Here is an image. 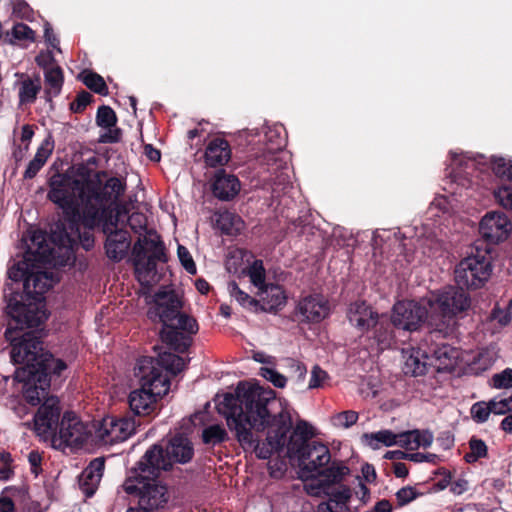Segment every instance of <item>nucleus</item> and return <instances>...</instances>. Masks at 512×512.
<instances>
[{
  "label": "nucleus",
  "instance_id": "30",
  "mask_svg": "<svg viewBox=\"0 0 512 512\" xmlns=\"http://www.w3.org/2000/svg\"><path fill=\"white\" fill-rule=\"evenodd\" d=\"M231 146L222 137L211 139L205 149L204 159L207 166L216 168L225 166L231 159Z\"/></svg>",
  "mask_w": 512,
  "mask_h": 512
},
{
  "label": "nucleus",
  "instance_id": "56",
  "mask_svg": "<svg viewBox=\"0 0 512 512\" xmlns=\"http://www.w3.org/2000/svg\"><path fill=\"white\" fill-rule=\"evenodd\" d=\"M418 496V493L413 487L407 486L399 489L396 493V499L399 506H404Z\"/></svg>",
  "mask_w": 512,
  "mask_h": 512
},
{
  "label": "nucleus",
  "instance_id": "54",
  "mask_svg": "<svg viewBox=\"0 0 512 512\" xmlns=\"http://www.w3.org/2000/svg\"><path fill=\"white\" fill-rule=\"evenodd\" d=\"M54 147V142L51 140V137L45 139L42 144L38 147L34 159H38L42 164L45 165L48 158L52 154Z\"/></svg>",
  "mask_w": 512,
  "mask_h": 512
},
{
  "label": "nucleus",
  "instance_id": "41",
  "mask_svg": "<svg viewBox=\"0 0 512 512\" xmlns=\"http://www.w3.org/2000/svg\"><path fill=\"white\" fill-rule=\"evenodd\" d=\"M228 289L230 295L234 297L241 306L254 311H259L260 301L242 291L235 281L228 284Z\"/></svg>",
  "mask_w": 512,
  "mask_h": 512
},
{
  "label": "nucleus",
  "instance_id": "32",
  "mask_svg": "<svg viewBox=\"0 0 512 512\" xmlns=\"http://www.w3.org/2000/svg\"><path fill=\"white\" fill-rule=\"evenodd\" d=\"M64 84V73L59 65L44 70V99L53 109V98L61 94Z\"/></svg>",
  "mask_w": 512,
  "mask_h": 512
},
{
  "label": "nucleus",
  "instance_id": "37",
  "mask_svg": "<svg viewBox=\"0 0 512 512\" xmlns=\"http://www.w3.org/2000/svg\"><path fill=\"white\" fill-rule=\"evenodd\" d=\"M392 321H389L384 315H378L375 324L371 326L369 335L378 344H389L393 338Z\"/></svg>",
  "mask_w": 512,
  "mask_h": 512
},
{
  "label": "nucleus",
  "instance_id": "46",
  "mask_svg": "<svg viewBox=\"0 0 512 512\" xmlns=\"http://www.w3.org/2000/svg\"><path fill=\"white\" fill-rule=\"evenodd\" d=\"M495 201L504 209L512 211V186L503 184L493 191Z\"/></svg>",
  "mask_w": 512,
  "mask_h": 512
},
{
  "label": "nucleus",
  "instance_id": "60",
  "mask_svg": "<svg viewBox=\"0 0 512 512\" xmlns=\"http://www.w3.org/2000/svg\"><path fill=\"white\" fill-rule=\"evenodd\" d=\"M414 445L413 448L418 449L420 446L427 448L430 447L433 442V434L428 431H420L419 430V436L413 438Z\"/></svg>",
  "mask_w": 512,
  "mask_h": 512
},
{
  "label": "nucleus",
  "instance_id": "59",
  "mask_svg": "<svg viewBox=\"0 0 512 512\" xmlns=\"http://www.w3.org/2000/svg\"><path fill=\"white\" fill-rule=\"evenodd\" d=\"M28 462L31 467V469H30L31 473L35 477H37L42 472V468H41L42 456H41V454L37 450H32L28 454Z\"/></svg>",
  "mask_w": 512,
  "mask_h": 512
},
{
  "label": "nucleus",
  "instance_id": "8",
  "mask_svg": "<svg viewBox=\"0 0 512 512\" xmlns=\"http://www.w3.org/2000/svg\"><path fill=\"white\" fill-rule=\"evenodd\" d=\"M194 456V447L188 437L183 434L173 436L163 448L159 444L150 447L139 461V469L154 476L161 471H169L173 464H186Z\"/></svg>",
  "mask_w": 512,
  "mask_h": 512
},
{
  "label": "nucleus",
  "instance_id": "20",
  "mask_svg": "<svg viewBox=\"0 0 512 512\" xmlns=\"http://www.w3.org/2000/svg\"><path fill=\"white\" fill-rule=\"evenodd\" d=\"M441 332L442 328L438 326L424 339L429 356H431V365L435 366L439 371L452 369L460 356L459 350L447 343L433 344L434 338L438 337Z\"/></svg>",
  "mask_w": 512,
  "mask_h": 512
},
{
  "label": "nucleus",
  "instance_id": "22",
  "mask_svg": "<svg viewBox=\"0 0 512 512\" xmlns=\"http://www.w3.org/2000/svg\"><path fill=\"white\" fill-rule=\"evenodd\" d=\"M117 221V218L111 219L108 233H105L107 236L104 244L105 253L113 262L123 260L131 245L130 233L125 229H118Z\"/></svg>",
  "mask_w": 512,
  "mask_h": 512
},
{
  "label": "nucleus",
  "instance_id": "45",
  "mask_svg": "<svg viewBox=\"0 0 512 512\" xmlns=\"http://www.w3.org/2000/svg\"><path fill=\"white\" fill-rule=\"evenodd\" d=\"M491 167L494 174L508 181H512V161L503 157H493L491 159Z\"/></svg>",
  "mask_w": 512,
  "mask_h": 512
},
{
  "label": "nucleus",
  "instance_id": "29",
  "mask_svg": "<svg viewBox=\"0 0 512 512\" xmlns=\"http://www.w3.org/2000/svg\"><path fill=\"white\" fill-rule=\"evenodd\" d=\"M405 363L403 371L406 375L420 376L427 372V367L432 366L429 352L425 342L416 348L405 352Z\"/></svg>",
  "mask_w": 512,
  "mask_h": 512
},
{
  "label": "nucleus",
  "instance_id": "6",
  "mask_svg": "<svg viewBox=\"0 0 512 512\" xmlns=\"http://www.w3.org/2000/svg\"><path fill=\"white\" fill-rule=\"evenodd\" d=\"M85 207L81 206V210L76 215L71 214L66 217L68 228L63 222H57L50 232V241L63 253V259L58 262L60 265H67L70 260L75 258V251L78 246L84 250L90 251L95 244L93 231L102 226L103 233H108L110 219L100 216L96 225L89 226L84 220Z\"/></svg>",
  "mask_w": 512,
  "mask_h": 512
},
{
  "label": "nucleus",
  "instance_id": "55",
  "mask_svg": "<svg viewBox=\"0 0 512 512\" xmlns=\"http://www.w3.org/2000/svg\"><path fill=\"white\" fill-rule=\"evenodd\" d=\"M12 35L17 40L34 41V31L24 23H17L12 28Z\"/></svg>",
  "mask_w": 512,
  "mask_h": 512
},
{
  "label": "nucleus",
  "instance_id": "23",
  "mask_svg": "<svg viewBox=\"0 0 512 512\" xmlns=\"http://www.w3.org/2000/svg\"><path fill=\"white\" fill-rule=\"evenodd\" d=\"M378 312L365 300H356L351 302L347 309V319L349 323L361 333V335L370 334L371 326L375 324Z\"/></svg>",
  "mask_w": 512,
  "mask_h": 512
},
{
  "label": "nucleus",
  "instance_id": "57",
  "mask_svg": "<svg viewBox=\"0 0 512 512\" xmlns=\"http://www.w3.org/2000/svg\"><path fill=\"white\" fill-rule=\"evenodd\" d=\"M335 418L341 426L349 428L357 422L358 413L353 410H346L337 414Z\"/></svg>",
  "mask_w": 512,
  "mask_h": 512
},
{
  "label": "nucleus",
  "instance_id": "36",
  "mask_svg": "<svg viewBox=\"0 0 512 512\" xmlns=\"http://www.w3.org/2000/svg\"><path fill=\"white\" fill-rule=\"evenodd\" d=\"M351 495V489L341 485L331 492L328 503H321L318 506V512H345Z\"/></svg>",
  "mask_w": 512,
  "mask_h": 512
},
{
  "label": "nucleus",
  "instance_id": "26",
  "mask_svg": "<svg viewBox=\"0 0 512 512\" xmlns=\"http://www.w3.org/2000/svg\"><path fill=\"white\" fill-rule=\"evenodd\" d=\"M17 81L15 86L18 87V106H26L35 103L38 94L42 90L41 77L38 73L30 76L23 72H16Z\"/></svg>",
  "mask_w": 512,
  "mask_h": 512
},
{
  "label": "nucleus",
  "instance_id": "1",
  "mask_svg": "<svg viewBox=\"0 0 512 512\" xmlns=\"http://www.w3.org/2000/svg\"><path fill=\"white\" fill-rule=\"evenodd\" d=\"M217 410L239 444L252 449L257 458L266 460L284 449L292 418L274 390L239 382L234 393L224 394Z\"/></svg>",
  "mask_w": 512,
  "mask_h": 512
},
{
  "label": "nucleus",
  "instance_id": "35",
  "mask_svg": "<svg viewBox=\"0 0 512 512\" xmlns=\"http://www.w3.org/2000/svg\"><path fill=\"white\" fill-rule=\"evenodd\" d=\"M214 222L216 228L229 236L239 235L244 226L240 216L228 210L216 212L214 214Z\"/></svg>",
  "mask_w": 512,
  "mask_h": 512
},
{
  "label": "nucleus",
  "instance_id": "3",
  "mask_svg": "<svg viewBox=\"0 0 512 512\" xmlns=\"http://www.w3.org/2000/svg\"><path fill=\"white\" fill-rule=\"evenodd\" d=\"M186 368L185 360L171 352L159 354L158 358L143 356L137 360L134 375L140 387L130 392L129 406L137 416H149L156 410L159 399L170 389L167 373L177 375Z\"/></svg>",
  "mask_w": 512,
  "mask_h": 512
},
{
  "label": "nucleus",
  "instance_id": "16",
  "mask_svg": "<svg viewBox=\"0 0 512 512\" xmlns=\"http://www.w3.org/2000/svg\"><path fill=\"white\" fill-rule=\"evenodd\" d=\"M427 319V308L415 300L397 302L391 316L394 327L407 331H416Z\"/></svg>",
  "mask_w": 512,
  "mask_h": 512
},
{
  "label": "nucleus",
  "instance_id": "11",
  "mask_svg": "<svg viewBox=\"0 0 512 512\" xmlns=\"http://www.w3.org/2000/svg\"><path fill=\"white\" fill-rule=\"evenodd\" d=\"M491 257L477 251L475 255L462 259L455 268L457 285L476 290L485 285L492 274Z\"/></svg>",
  "mask_w": 512,
  "mask_h": 512
},
{
  "label": "nucleus",
  "instance_id": "33",
  "mask_svg": "<svg viewBox=\"0 0 512 512\" xmlns=\"http://www.w3.org/2000/svg\"><path fill=\"white\" fill-rule=\"evenodd\" d=\"M261 297L259 310L264 312H276L286 303V295L278 284H268L259 291Z\"/></svg>",
  "mask_w": 512,
  "mask_h": 512
},
{
  "label": "nucleus",
  "instance_id": "48",
  "mask_svg": "<svg viewBox=\"0 0 512 512\" xmlns=\"http://www.w3.org/2000/svg\"><path fill=\"white\" fill-rule=\"evenodd\" d=\"M471 416L473 420L477 423H484L488 420L489 415L491 414V408L489 405V401H479L472 405L471 407Z\"/></svg>",
  "mask_w": 512,
  "mask_h": 512
},
{
  "label": "nucleus",
  "instance_id": "7",
  "mask_svg": "<svg viewBox=\"0 0 512 512\" xmlns=\"http://www.w3.org/2000/svg\"><path fill=\"white\" fill-rule=\"evenodd\" d=\"M158 477L142 472L137 463L122 485L131 500L136 502V506L129 507L126 512H154L167 505L170 498L168 488Z\"/></svg>",
  "mask_w": 512,
  "mask_h": 512
},
{
  "label": "nucleus",
  "instance_id": "64",
  "mask_svg": "<svg viewBox=\"0 0 512 512\" xmlns=\"http://www.w3.org/2000/svg\"><path fill=\"white\" fill-rule=\"evenodd\" d=\"M144 154L149 160L153 162H159L161 160L160 150L155 148L152 144H146L144 146Z\"/></svg>",
  "mask_w": 512,
  "mask_h": 512
},
{
  "label": "nucleus",
  "instance_id": "38",
  "mask_svg": "<svg viewBox=\"0 0 512 512\" xmlns=\"http://www.w3.org/2000/svg\"><path fill=\"white\" fill-rule=\"evenodd\" d=\"M349 472L350 469L346 465L332 462L330 466L322 468L316 476L323 477L327 484H339Z\"/></svg>",
  "mask_w": 512,
  "mask_h": 512
},
{
  "label": "nucleus",
  "instance_id": "62",
  "mask_svg": "<svg viewBox=\"0 0 512 512\" xmlns=\"http://www.w3.org/2000/svg\"><path fill=\"white\" fill-rule=\"evenodd\" d=\"M408 460L417 462V463L425 461V462L436 464L439 460V456L436 454H433V453H426V454L420 453V452L409 453Z\"/></svg>",
  "mask_w": 512,
  "mask_h": 512
},
{
  "label": "nucleus",
  "instance_id": "12",
  "mask_svg": "<svg viewBox=\"0 0 512 512\" xmlns=\"http://www.w3.org/2000/svg\"><path fill=\"white\" fill-rule=\"evenodd\" d=\"M47 198L62 209L64 218L81 210L80 186L68 173H55L49 180Z\"/></svg>",
  "mask_w": 512,
  "mask_h": 512
},
{
  "label": "nucleus",
  "instance_id": "44",
  "mask_svg": "<svg viewBox=\"0 0 512 512\" xmlns=\"http://www.w3.org/2000/svg\"><path fill=\"white\" fill-rule=\"evenodd\" d=\"M470 452L464 457L467 463H473L481 458H485L488 453L486 443L479 438L472 437L469 441Z\"/></svg>",
  "mask_w": 512,
  "mask_h": 512
},
{
  "label": "nucleus",
  "instance_id": "21",
  "mask_svg": "<svg viewBox=\"0 0 512 512\" xmlns=\"http://www.w3.org/2000/svg\"><path fill=\"white\" fill-rule=\"evenodd\" d=\"M57 435L66 446L81 447L86 441V425L72 411L64 412Z\"/></svg>",
  "mask_w": 512,
  "mask_h": 512
},
{
  "label": "nucleus",
  "instance_id": "19",
  "mask_svg": "<svg viewBox=\"0 0 512 512\" xmlns=\"http://www.w3.org/2000/svg\"><path fill=\"white\" fill-rule=\"evenodd\" d=\"M60 400L56 396L45 398L34 416L35 430L42 435L57 436L58 426L61 421Z\"/></svg>",
  "mask_w": 512,
  "mask_h": 512
},
{
  "label": "nucleus",
  "instance_id": "10",
  "mask_svg": "<svg viewBox=\"0 0 512 512\" xmlns=\"http://www.w3.org/2000/svg\"><path fill=\"white\" fill-rule=\"evenodd\" d=\"M31 242L36 248H28L23 259L14 263L8 270V277L14 282H23L30 276L33 269L42 268L43 265L51 264L55 260V249L51 248L42 232H35Z\"/></svg>",
  "mask_w": 512,
  "mask_h": 512
},
{
  "label": "nucleus",
  "instance_id": "17",
  "mask_svg": "<svg viewBox=\"0 0 512 512\" xmlns=\"http://www.w3.org/2000/svg\"><path fill=\"white\" fill-rule=\"evenodd\" d=\"M512 231V223L501 211H489L481 219L479 232L489 244H499L508 239Z\"/></svg>",
  "mask_w": 512,
  "mask_h": 512
},
{
  "label": "nucleus",
  "instance_id": "40",
  "mask_svg": "<svg viewBox=\"0 0 512 512\" xmlns=\"http://www.w3.org/2000/svg\"><path fill=\"white\" fill-rule=\"evenodd\" d=\"M79 77L83 84L94 93L102 96L108 95V86L104 78L98 73L93 71H84Z\"/></svg>",
  "mask_w": 512,
  "mask_h": 512
},
{
  "label": "nucleus",
  "instance_id": "15",
  "mask_svg": "<svg viewBox=\"0 0 512 512\" xmlns=\"http://www.w3.org/2000/svg\"><path fill=\"white\" fill-rule=\"evenodd\" d=\"M331 313L328 299L322 294H310L299 299L291 319L298 324H318Z\"/></svg>",
  "mask_w": 512,
  "mask_h": 512
},
{
  "label": "nucleus",
  "instance_id": "50",
  "mask_svg": "<svg viewBox=\"0 0 512 512\" xmlns=\"http://www.w3.org/2000/svg\"><path fill=\"white\" fill-rule=\"evenodd\" d=\"M177 254H178V258H179L182 266L184 267V269L189 274H196V271H197L196 264L191 256L189 250L186 247L179 245L178 249H177Z\"/></svg>",
  "mask_w": 512,
  "mask_h": 512
},
{
  "label": "nucleus",
  "instance_id": "13",
  "mask_svg": "<svg viewBox=\"0 0 512 512\" xmlns=\"http://www.w3.org/2000/svg\"><path fill=\"white\" fill-rule=\"evenodd\" d=\"M464 288L459 285L447 286L428 301L432 313L441 317L437 327L445 326L446 319L450 320L470 307L471 300Z\"/></svg>",
  "mask_w": 512,
  "mask_h": 512
},
{
  "label": "nucleus",
  "instance_id": "2",
  "mask_svg": "<svg viewBox=\"0 0 512 512\" xmlns=\"http://www.w3.org/2000/svg\"><path fill=\"white\" fill-rule=\"evenodd\" d=\"M11 341L10 356L15 364H23L15 372V380L23 383L25 401L37 406L47 398L51 385V376H60L67 369L62 359L54 358L45 351L40 335L33 331H25L21 335L8 337Z\"/></svg>",
  "mask_w": 512,
  "mask_h": 512
},
{
  "label": "nucleus",
  "instance_id": "47",
  "mask_svg": "<svg viewBox=\"0 0 512 512\" xmlns=\"http://www.w3.org/2000/svg\"><path fill=\"white\" fill-rule=\"evenodd\" d=\"M93 101V96L86 90H81L77 93L76 98L70 103V111L75 114H81L85 111L87 106Z\"/></svg>",
  "mask_w": 512,
  "mask_h": 512
},
{
  "label": "nucleus",
  "instance_id": "25",
  "mask_svg": "<svg viewBox=\"0 0 512 512\" xmlns=\"http://www.w3.org/2000/svg\"><path fill=\"white\" fill-rule=\"evenodd\" d=\"M331 460L329 448L318 441H312L310 448L299 462V467L308 477H314L322 468L327 466Z\"/></svg>",
  "mask_w": 512,
  "mask_h": 512
},
{
  "label": "nucleus",
  "instance_id": "18",
  "mask_svg": "<svg viewBox=\"0 0 512 512\" xmlns=\"http://www.w3.org/2000/svg\"><path fill=\"white\" fill-rule=\"evenodd\" d=\"M137 425L140 422L136 423L135 419L106 416L100 422L96 434L105 443H119L134 434Z\"/></svg>",
  "mask_w": 512,
  "mask_h": 512
},
{
  "label": "nucleus",
  "instance_id": "9",
  "mask_svg": "<svg viewBox=\"0 0 512 512\" xmlns=\"http://www.w3.org/2000/svg\"><path fill=\"white\" fill-rule=\"evenodd\" d=\"M127 188L126 180L120 177H100L98 184H90L86 199L81 204L85 207L84 220L87 225H96L100 216L112 219L109 206L116 204Z\"/></svg>",
  "mask_w": 512,
  "mask_h": 512
},
{
  "label": "nucleus",
  "instance_id": "14",
  "mask_svg": "<svg viewBox=\"0 0 512 512\" xmlns=\"http://www.w3.org/2000/svg\"><path fill=\"white\" fill-rule=\"evenodd\" d=\"M132 261L139 278L156 272L157 262H166L165 245L161 240L139 238L132 248Z\"/></svg>",
  "mask_w": 512,
  "mask_h": 512
},
{
  "label": "nucleus",
  "instance_id": "4",
  "mask_svg": "<svg viewBox=\"0 0 512 512\" xmlns=\"http://www.w3.org/2000/svg\"><path fill=\"white\" fill-rule=\"evenodd\" d=\"M149 304L147 317L162 324V342L175 352L185 353L192 345V335L198 332L199 326L194 317L182 312L183 302L178 293L161 287Z\"/></svg>",
  "mask_w": 512,
  "mask_h": 512
},
{
  "label": "nucleus",
  "instance_id": "61",
  "mask_svg": "<svg viewBox=\"0 0 512 512\" xmlns=\"http://www.w3.org/2000/svg\"><path fill=\"white\" fill-rule=\"evenodd\" d=\"M44 164H42L38 159H32L28 165L26 170L23 173L24 180H30L36 177L38 172L43 168Z\"/></svg>",
  "mask_w": 512,
  "mask_h": 512
},
{
  "label": "nucleus",
  "instance_id": "39",
  "mask_svg": "<svg viewBox=\"0 0 512 512\" xmlns=\"http://www.w3.org/2000/svg\"><path fill=\"white\" fill-rule=\"evenodd\" d=\"M362 438L372 449H379L381 444L387 447L396 444V434L391 430H380L375 433H364Z\"/></svg>",
  "mask_w": 512,
  "mask_h": 512
},
{
  "label": "nucleus",
  "instance_id": "42",
  "mask_svg": "<svg viewBox=\"0 0 512 512\" xmlns=\"http://www.w3.org/2000/svg\"><path fill=\"white\" fill-rule=\"evenodd\" d=\"M227 439L226 430L218 424L210 425L202 432V441L205 444L216 445L225 442Z\"/></svg>",
  "mask_w": 512,
  "mask_h": 512
},
{
  "label": "nucleus",
  "instance_id": "27",
  "mask_svg": "<svg viewBox=\"0 0 512 512\" xmlns=\"http://www.w3.org/2000/svg\"><path fill=\"white\" fill-rule=\"evenodd\" d=\"M105 468L103 458L93 459L79 476V487L86 497H92L101 481Z\"/></svg>",
  "mask_w": 512,
  "mask_h": 512
},
{
  "label": "nucleus",
  "instance_id": "43",
  "mask_svg": "<svg viewBox=\"0 0 512 512\" xmlns=\"http://www.w3.org/2000/svg\"><path fill=\"white\" fill-rule=\"evenodd\" d=\"M248 276L250 278L251 283L259 289H263L268 284L265 282L266 280V271L264 268L263 261L260 259H256L248 268Z\"/></svg>",
  "mask_w": 512,
  "mask_h": 512
},
{
  "label": "nucleus",
  "instance_id": "24",
  "mask_svg": "<svg viewBox=\"0 0 512 512\" xmlns=\"http://www.w3.org/2000/svg\"><path fill=\"white\" fill-rule=\"evenodd\" d=\"M313 435L312 427L306 421L299 420L289 439H286L288 457L297 459L298 463L303 460L305 452L310 448L311 442L309 440Z\"/></svg>",
  "mask_w": 512,
  "mask_h": 512
},
{
  "label": "nucleus",
  "instance_id": "28",
  "mask_svg": "<svg viewBox=\"0 0 512 512\" xmlns=\"http://www.w3.org/2000/svg\"><path fill=\"white\" fill-rule=\"evenodd\" d=\"M213 195L222 201H229L235 198L240 191V182L233 174H227L220 169L215 173L211 185Z\"/></svg>",
  "mask_w": 512,
  "mask_h": 512
},
{
  "label": "nucleus",
  "instance_id": "5",
  "mask_svg": "<svg viewBox=\"0 0 512 512\" xmlns=\"http://www.w3.org/2000/svg\"><path fill=\"white\" fill-rule=\"evenodd\" d=\"M53 283V272L35 268L25 279L23 293H12L8 297L6 310L14 325L9 324L6 337L21 335L24 329L39 327L48 319L44 294Z\"/></svg>",
  "mask_w": 512,
  "mask_h": 512
},
{
  "label": "nucleus",
  "instance_id": "53",
  "mask_svg": "<svg viewBox=\"0 0 512 512\" xmlns=\"http://www.w3.org/2000/svg\"><path fill=\"white\" fill-rule=\"evenodd\" d=\"M419 436V430H410L402 433L396 434V444L402 448H405L407 450H416V448H413L414 441L413 438Z\"/></svg>",
  "mask_w": 512,
  "mask_h": 512
},
{
  "label": "nucleus",
  "instance_id": "51",
  "mask_svg": "<svg viewBox=\"0 0 512 512\" xmlns=\"http://www.w3.org/2000/svg\"><path fill=\"white\" fill-rule=\"evenodd\" d=\"M492 385L497 389H507L512 387V369L506 368L501 373L492 376Z\"/></svg>",
  "mask_w": 512,
  "mask_h": 512
},
{
  "label": "nucleus",
  "instance_id": "34",
  "mask_svg": "<svg viewBox=\"0 0 512 512\" xmlns=\"http://www.w3.org/2000/svg\"><path fill=\"white\" fill-rule=\"evenodd\" d=\"M75 180L78 181L80 186V205L86 199V195H89L88 190L91 183L93 185L98 184L100 177H107V171H94L92 167H89L84 162L79 163L75 166L74 170Z\"/></svg>",
  "mask_w": 512,
  "mask_h": 512
},
{
  "label": "nucleus",
  "instance_id": "58",
  "mask_svg": "<svg viewBox=\"0 0 512 512\" xmlns=\"http://www.w3.org/2000/svg\"><path fill=\"white\" fill-rule=\"evenodd\" d=\"M489 405L491 408V413L496 415H504L512 411V407L509 405L505 398L501 400L492 399L489 401Z\"/></svg>",
  "mask_w": 512,
  "mask_h": 512
},
{
  "label": "nucleus",
  "instance_id": "52",
  "mask_svg": "<svg viewBox=\"0 0 512 512\" xmlns=\"http://www.w3.org/2000/svg\"><path fill=\"white\" fill-rule=\"evenodd\" d=\"M261 371V375L270 381L275 387L284 388L286 386L287 378L275 369L265 367L261 368Z\"/></svg>",
  "mask_w": 512,
  "mask_h": 512
},
{
  "label": "nucleus",
  "instance_id": "63",
  "mask_svg": "<svg viewBox=\"0 0 512 512\" xmlns=\"http://www.w3.org/2000/svg\"><path fill=\"white\" fill-rule=\"evenodd\" d=\"M44 37H45V41L49 44V46H51L53 49L59 50L60 41L57 38V36L54 34V31L49 24L45 25Z\"/></svg>",
  "mask_w": 512,
  "mask_h": 512
},
{
  "label": "nucleus",
  "instance_id": "49",
  "mask_svg": "<svg viewBox=\"0 0 512 512\" xmlns=\"http://www.w3.org/2000/svg\"><path fill=\"white\" fill-rule=\"evenodd\" d=\"M329 379L328 373L323 370L319 365H315L311 371V378L308 388L316 389L324 387V383Z\"/></svg>",
  "mask_w": 512,
  "mask_h": 512
},
{
  "label": "nucleus",
  "instance_id": "31",
  "mask_svg": "<svg viewBox=\"0 0 512 512\" xmlns=\"http://www.w3.org/2000/svg\"><path fill=\"white\" fill-rule=\"evenodd\" d=\"M117 115L115 111L107 105H102L98 108L96 113V124L108 130V132L101 136L102 143H117L121 138V130L116 128Z\"/></svg>",
  "mask_w": 512,
  "mask_h": 512
}]
</instances>
